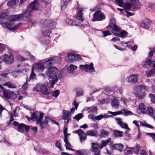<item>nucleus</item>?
<instances>
[{
	"label": "nucleus",
	"instance_id": "c756f323",
	"mask_svg": "<svg viewBox=\"0 0 155 155\" xmlns=\"http://www.w3.org/2000/svg\"><path fill=\"white\" fill-rule=\"evenodd\" d=\"M65 22L70 25H78V21H76L73 20L69 18H66L65 19Z\"/></svg>",
	"mask_w": 155,
	"mask_h": 155
},
{
	"label": "nucleus",
	"instance_id": "aec40b11",
	"mask_svg": "<svg viewBox=\"0 0 155 155\" xmlns=\"http://www.w3.org/2000/svg\"><path fill=\"white\" fill-rule=\"evenodd\" d=\"M54 62V58L50 57L48 58L47 61L44 62V64L45 67L47 68L52 65Z\"/></svg>",
	"mask_w": 155,
	"mask_h": 155
},
{
	"label": "nucleus",
	"instance_id": "b1692460",
	"mask_svg": "<svg viewBox=\"0 0 155 155\" xmlns=\"http://www.w3.org/2000/svg\"><path fill=\"white\" fill-rule=\"evenodd\" d=\"M82 12V9L80 8L79 9H78V12L77 14V15L76 16V19L81 22L84 21V19L82 16L83 15Z\"/></svg>",
	"mask_w": 155,
	"mask_h": 155
},
{
	"label": "nucleus",
	"instance_id": "5701e85b",
	"mask_svg": "<svg viewBox=\"0 0 155 155\" xmlns=\"http://www.w3.org/2000/svg\"><path fill=\"white\" fill-rule=\"evenodd\" d=\"M45 68L44 64V63H41L40 62L36 63L35 68L39 71H42Z\"/></svg>",
	"mask_w": 155,
	"mask_h": 155
},
{
	"label": "nucleus",
	"instance_id": "e433bc0d",
	"mask_svg": "<svg viewBox=\"0 0 155 155\" xmlns=\"http://www.w3.org/2000/svg\"><path fill=\"white\" fill-rule=\"evenodd\" d=\"M76 155H87V151L84 149H81L77 150L75 152Z\"/></svg>",
	"mask_w": 155,
	"mask_h": 155
},
{
	"label": "nucleus",
	"instance_id": "e2e57ef3",
	"mask_svg": "<svg viewBox=\"0 0 155 155\" xmlns=\"http://www.w3.org/2000/svg\"><path fill=\"white\" fill-rule=\"evenodd\" d=\"M87 136V135H86V133L80 137V140L81 142L84 141L86 139Z\"/></svg>",
	"mask_w": 155,
	"mask_h": 155
},
{
	"label": "nucleus",
	"instance_id": "7ed1b4c3",
	"mask_svg": "<svg viewBox=\"0 0 155 155\" xmlns=\"http://www.w3.org/2000/svg\"><path fill=\"white\" fill-rule=\"evenodd\" d=\"M0 95L2 98L8 100H14L17 97V95L13 91H10L6 89L0 91Z\"/></svg>",
	"mask_w": 155,
	"mask_h": 155
},
{
	"label": "nucleus",
	"instance_id": "5fc2aeb1",
	"mask_svg": "<svg viewBox=\"0 0 155 155\" xmlns=\"http://www.w3.org/2000/svg\"><path fill=\"white\" fill-rule=\"evenodd\" d=\"M149 96L151 99V102L155 104V95L150 94H149Z\"/></svg>",
	"mask_w": 155,
	"mask_h": 155
},
{
	"label": "nucleus",
	"instance_id": "2eb2a0df",
	"mask_svg": "<svg viewBox=\"0 0 155 155\" xmlns=\"http://www.w3.org/2000/svg\"><path fill=\"white\" fill-rule=\"evenodd\" d=\"M6 22L4 23L5 27L10 31H14L17 29L21 25V23H18L14 27H12L13 26L11 22Z\"/></svg>",
	"mask_w": 155,
	"mask_h": 155
},
{
	"label": "nucleus",
	"instance_id": "f8f14e48",
	"mask_svg": "<svg viewBox=\"0 0 155 155\" xmlns=\"http://www.w3.org/2000/svg\"><path fill=\"white\" fill-rule=\"evenodd\" d=\"M44 116L43 113H40L39 114V119L37 120V124H39L40 126L41 129L44 128L48 124V122L46 121L41 120Z\"/></svg>",
	"mask_w": 155,
	"mask_h": 155
},
{
	"label": "nucleus",
	"instance_id": "bf43d9fd",
	"mask_svg": "<svg viewBox=\"0 0 155 155\" xmlns=\"http://www.w3.org/2000/svg\"><path fill=\"white\" fill-rule=\"evenodd\" d=\"M55 146L56 147H57L60 150L63 151V149L61 147L60 143L58 141H56Z\"/></svg>",
	"mask_w": 155,
	"mask_h": 155
},
{
	"label": "nucleus",
	"instance_id": "8fccbe9b",
	"mask_svg": "<svg viewBox=\"0 0 155 155\" xmlns=\"http://www.w3.org/2000/svg\"><path fill=\"white\" fill-rule=\"evenodd\" d=\"M77 96H82L83 94V91L81 89H78L76 90Z\"/></svg>",
	"mask_w": 155,
	"mask_h": 155
},
{
	"label": "nucleus",
	"instance_id": "338daca9",
	"mask_svg": "<svg viewBox=\"0 0 155 155\" xmlns=\"http://www.w3.org/2000/svg\"><path fill=\"white\" fill-rule=\"evenodd\" d=\"M36 76V75L34 73V70L32 69L30 75V79H33Z\"/></svg>",
	"mask_w": 155,
	"mask_h": 155
},
{
	"label": "nucleus",
	"instance_id": "2f4dec72",
	"mask_svg": "<svg viewBox=\"0 0 155 155\" xmlns=\"http://www.w3.org/2000/svg\"><path fill=\"white\" fill-rule=\"evenodd\" d=\"M109 133L104 129H102L100 131L99 136L101 138H106L109 135Z\"/></svg>",
	"mask_w": 155,
	"mask_h": 155
},
{
	"label": "nucleus",
	"instance_id": "680f3d73",
	"mask_svg": "<svg viewBox=\"0 0 155 155\" xmlns=\"http://www.w3.org/2000/svg\"><path fill=\"white\" fill-rule=\"evenodd\" d=\"M53 79V80L51 81V84H50V86H51V87H52V88L53 87L54 85L58 81V78H55V79Z\"/></svg>",
	"mask_w": 155,
	"mask_h": 155
},
{
	"label": "nucleus",
	"instance_id": "f704fd0d",
	"mask_svg": "<svg viewBox=\"0 0 155 155\" xmlns=\"http://www.w3.org/2000/svg\"><path fill=\"white\" fill-rule=\"evenodd\" d=\"M111 116L107 115L105 114L104 115L101 114L97 116H95L94 117L95 120H100L103 118H107L110 117Z\"/></svg>",
	"mask_w": 155,
	"mask_h": 155
},
{
	"label": "nucleus",
	"instance_id": "052dcab7",
	"mask_svg": "<svg viewBox=\"0 0 155 155\" xmlns=\"http://www.w3.org/2000/svg\"><path fill=\"white\" fill-rule=\"evenodd\" d=\"M30 81L29 79H27L26 81L24 84L22 86V88L23 90H26L28 87V82Z\"/></svg>",
	"mask_w": 155,
	"mask_h": 155
},
{
	"label": "nucleus",
	"instance_id": "9d476101",
	"mask_svg": "<svg viewBox=\"0 0 155 155\" xmlns=\"http://www.w3.org/2000/svg\"><path fill=\"white\" fill-rule=\"evenodd\" d=\"M38 0H35L30 4L27 7V10L30 12L37 10L38 8L39 4Z\"/></svg>",
	"mask_w": 155,
	"mask_h": 155
},
{
	"label": "nucleus",
	"instance_id": "774afa93",
	"mask_svg": "<svg viewBox=\"0 0 155 155\" xmlns=\"http://www.w3.org/2000/svg\"><path fill=\"white\" fill-rule=\"evenodd\" d=\"M149 7L151 9L155 8V2L150 3L148 5Z\"/></svg>",
	"mask_w": 155,
	"mask_h": 155
},
{
	"label": "nucleus",
	"instance_id": "f257e3e1",
	"mask_svg": "<svg viewBox=\"0 0 155 155\" xmlns=\"http://www.w3.org/2000/svg\"><path fill=\"white\" fill-rule=\"evenodd\" d=\"M40 22L44 26L43 28V33L44 35L51 38L50 34L51 32V30L53 29L56 25V22L49 18L41 19L40 21Z\"/></svg>",
	"mask_w": 155,
	"mask_h": 155
},
{
	"label": "nucleus",
	"instance_id": "0eeeda50",
	"mask_svg": "<svg viewBox=\"0 0 155 155\" xmlns=\"http://www.w3.org/2000/svg\"><path fill=\"white\" fill-rule=\"evenodd\" d=\"M67 57L68 58L67 60L68 62L80 61L82 59V58L79 55L71 53L68 54Z\"/></svg>",
	"mask_w": 155,
	"mask_h": 155
},
{
	"label": "nucleus",
	"instance_id": "4c0bfd02",
	"mask_svg": "<svg viewBox=\"0 0 155 155\" xmlns=\"http://www.w3.org/2000/svg\"><path fill=\"white\" fill-rule=\"evenodd\" d=\"M88 113H95L97 112V109L96 107L92 106L88 107L87 109Z\"/></svg>",
	"mask_w": 155,
	"mask_h": 155
},
{
	"label": "nucleus",
	"instance_id": "3c124183",
	"mask_svg": "<svg viewBox=\"0 0 155 155\" xmlns=\"http://www.w3.org/2000/svg\"><path fill=\"white\" fill-rule=\"evenodd\" d=\"M67 3L66 0H61V9H65L67 6Z\"/></svg>",
	"mask_w": 155,
	"mask_h": 155
},
{
	"label": "nucleus",
	"instance_id": "6e6552de",
	"mask_svg": "<svg viewBox=\"0 0 155 155\" xmlns=\"http://www.w3.org/2000/svg\"><path fill=\"white\" fill-rule=\"evenodd\" d=\"M79 67L80 69L84 70L86 72H95V70L93 67V64L92 63H91L89 64V66L88 64L80 65Z\"/></svg>",
	"mask_w": 155,
	"mask_h": 155
},
{
	"label": "nucleus",
	"instance_id": "bb28decb",
	"mask_svg": "<svg viewBox=\"0 0 155 155\" xmlns=\"http://www.w3.org/2000/svg\"><path fill=\"white\" fill-rule=\"evenodd\" d=\"M62 113L63 114L62 117V119L64 120H68L69 118V111L66 110H63Z\"/></svg>",
	"mask_w": 155,
	"mask_h": 155
},
{
	"label": "nucleus",
	"instance_id": "7c9ffc66",
	"mask_svg": "<svg viewBox=\"0 0 155 155\" xmlns=\"http://www.w3.org/2000/svg\"><path fill=\"white\" fill-rule=\"evenodd\" d=\"M127 32L125 31H120L119 33H114V35L118 36L124 38H125L127 35Z\"/></svg>",
	"mask_w": 155,
	"mask_h": 155
},
{
	"label": "nucleus",
	"instance_id": "4be33fe9",
	"mask_svg": "<svg viewBox=\"0 0 155 155\" xmlns=\"http://www.w3.org/2000/svg\"><path fill=\"white\" fill-rule=\"evenodd\" d=\"M154 63V61H152L151 59H148L146 61L144 64L143 67L145 68H148L151 65H153V68H155V63L153 64Z\"/></svg>",
	"mask_w": 155,
	"mask_h": 155
},
{
	"label": "nucleus",
	"instance_id": "79ce46f5",
	"mask_svg": "<svg viewBox=\"0 0 155 155\" xmlns=\"http://www.w3.org/2000/svg\"><path fill=\"white\" fill-rule=\"evenodd\" d=\"M19 0H11L8 2L7 5L9 7L12 6L18 3Z\"/></svg>",
	"mask_w": 155,
	"mask_h": 155
},
{
	"label": "nucleus",
	"instance_id": "4468645a",
	"mask_svg": "<svg viewBox=\"0 0 155 155\" xmlns=\"http://www.w3.org/2000/svg\"><path fill=\"white\" fill-rule=\"evenodd\" d=\"M140 146L139 145H137L135 148L133 147L132 148H130L129 147H127L125 150V153L127 154H129L131 153L132 151L135 150V152L136 153H137L140 150Z\"/></svg>",
	"mask_w": 155,
	"mask_h": 155
},
{
	"label": "nucleus",
	"instance_id": "a18cd8bd",
	"mask_svg": "<svg viewBox=\"0 0 155 155\" xmlns=\"http://www.w3.org/2000/svg\"><path fill=\"white\" fill-rule=\"evenodd\" d=\"M124 132L122 131L115 130L114 131V135L116 137H121L123 136V134Z\"/></svg>",
	"mask_w": 155,
	"mask_h": 155
},
{
	"label": "nucleus",
	"instance_id": "c9c22d12",
	"mask_svg": "<svg viewBox=\"0 0 155 155\" xmlns=\"http://www.w3.org/2000/svg\"><path fill=\"white\" fill-rule=\"evenodd\" d=\"M124 146L122 144H116L114 145L112 147L113 149H116L121 151Z\"/></svg>",
	"mask_w": 155,
	"mask_h": 155
},
{
	"label": "nucleus",
	"instance_id": "de8ad7c7",
	"mask_svg": "<svg viewBox=\"0 0 155 155\" xmlns=\"http://www.w3.org/2000/svg\"><path fill=\"white\" fill-rule=\"evenodd\" d=\"M122 110L124 111V115L125 116H127L133 114L132 112L127 109H122Z\"/></svg>",
	"mask_w": 155,
	"mask_h": 155
},
{
	"label": "nucleus",
	"instance_id": "a878e982",
	"mask_svg": "<svg viewBox=\"0 0 155 155\" xmlns=\"http://www.w3.org/2000/svg\"><path fill=\"white\" fill-rule=\"evenodd\" d=\"M22 15L19 14L11 15L9 18L10 21H14L17 20H21V18Z\"/></svg>",
	"mask_w": 155,
	"mask_h": 155
},
{
	"label": "nucleus",
	"instance_id": "423d86ee",
	"mask_svg": "<svg viewBox=\"0 0 155 155\" xmlns=\"http://www.w3.org/2000/svg\"><path fill=\"white\" fill-rule=\"evenodd\" d=\"M58 70L54 67H50L48 68L46 72L47 75L51 79L58 78L57 74Z\"/></svg>",
	"mask_w": 155,
	"mask_h": 155
},
{
	"label": "nucleus",
	"instance_id": "6ab92c4d",
	"mask_svg": "<svg viewBox=\"0 0 155 155\" xmlns=\"http://www.w3.org/2000/svg\"><path fill=\"white\" fill-rule=\"evenodd\" d=\"M20 15H22L21 17V20H27L30 19L31 14L30 12H28V11H26L23 14H21Z\"/></svg>",
	"mask_w": 155,
	"mask_h": 155
},
{
	"label": "nucleus",
	"instance_id": "603ef678",
	"mask_svg": "<svg viewBox=\"0 0 155 155\" xmlns=\"http://www.w3.org/2000/svg\"><path fill=\"white\" fill-rule=\"evenodd\" d=\"M0 143H5L8 146L11 145L12 144V143L8 142L5 137H3L2 139L0 141Z\"/></svg>",
	"mask_w": 155,
	"mask_h": 155
},
{
	"label": "nucleus",
	"instance_id": "ddd939ff",
	"mask_svg": "<svg viewBox=\"0 0 155 155\" xmlns=\"http://www.w3.org/2000/svg\"><path fill=\"white\" fill-rule=\"evenodd\" d=\"M138 76L137 74H133L127 77L126 79V81L132 84H135L138 81Z\"/></svg>",
	"mask_w": 155,
	"mask_h": 155
},
{
	"label": "nucleus",
	"instance_id": "4d7b16f0",
	"mask_svg": "<svg viewBox=\"0 0 155 155\" xmlns=\"http://www.w3.org/2000/svg\"><path fill=\"white\" fill-rule=\"evenodd\" d=\"M110 102V100L108 98L103 99L100 102V104H107Z\"/></svg>",
	"mask_w": 155,
	"mask_h": 155
},
{
	"label": "nucleus",
	"instance_id": "0e129e2a",
	"mask_svg": "<svg viewBox=\"0 0 155 155\" xmlns=\"http://www.w3.org/2000/svg\"><path fill=\"white\" fill-rule=\"evenodd\" d=\"M59 93V91L58 90H56L54 91L52 94V95L56 98L58 96Z\"/></svg>",
	"mask_w": 155,
	"mask_h": 155
},
{
	"label": "nucleus",
	"instance_id": "a211bd4d",
	"mask_svg": "<svg viewBox=\"0 0 155 155\" xmlns=\"http://www.w3.org/2000/svg\"><path fill=\"white\" fill-rule=\"evenodd\" d=\"M116 120L117 124L122 128L126 129L129 130V128L127 126V124L122 121V119L120 118H115Z\"/></svg>",
	"mask_w": 155,
	"mask_h": 155
},
{
	"label": "nucleus",
	"instance_id": "49530a36",
	"mask_svg": "<svg viewBox=\"0 0 155 155\" xmlns=\"http://www.w3.org/2000/svg\"><path fill=\"white\" fill-rule=\"evenodd\" d=\"M40 114H39V113L36 112H35L33 114H32L31 115V118L32 119H35L37 120H38L39 119L38 118V116Z\"/></svg>",
	"mask_w": 155,
	"mask_h": 155
},
{
	"label": "nucleus",
	"instance_id": "412c9836",
	"mask_svg": "<svg viewBox=\"0 0 155 155\" xmlns=\"http://www.w3.org/2000/svg\"><path fill=\"white\" fill-rule=\"evenodd\" d=\"M154 63V61H152L151 59H148L146 61L144 64L143 67L145 68H148L151 65H153V68H155V63L153 64Z\"/></svg>",
	"mask_w": 155,
	"mask_h": 155
},
{
	"label": "nucleus",
	"instance_id": "6e6d98bb",
	"mask_svg": "<svg viewBox=\"0 0 155 155\" xmlns=\"http://www.w3.org/2000/svg\"><path fill=\"white\" fill-rule=\"evenodd\" d=\"M83 116L82 114H78L74 117V119L79 120L83 117Z\"/></svg>",
	"mask_w": 155,
	"mask_h": 155
},
{
	"label": "nucleus",
	"instance_id": "393cba45",
	"mask_svg": "<svg viewBox=\"0 0 155 155\" xmlns=\"http://www.w3.org/2000/svg\"><path fill=\"white\" fill-rule=\"evenodd\" d=\"M77 68V66L71 64L68 68V72L69 73L74 74Z\"/></svg>",
	"mask_w": 155,
	"mask_h": 155
},
{
	"label": "nucleus",
	"instance_id": "c03bdc74",
	"mask_svg": "<svg viewBox=\"0 0 155 155\" xmlns=\"http://www.w3.org/2000/svg\"><path fill=\"white\" fill-rule=\"evenodd\" d=\"M153 111H154L153 109V107L151 106H149L147 107V110L146 113H147L148 114L150 115H152Z\"/></svg>",
	"mask_w": 155,
	"mask_h": 155
},
{
	"label": "nucleus",
	"instance_id": "09e8293b",
	"mask_svg": "<svg viewBox=\"0 0 155 155\" xmlns=\"http://www.w3.org/2000/svg\"><path fill=\"white\" fill-rule=\"evenodd\" d=\"M155 73V69L153 68L150 71H148L146 72V75L147 77H150L152 75H153Z\"/></svg>",
	"mask_w": 155,
	"mask_h": 155
},
{
	"label": "nucleus",
	"instance_id": "1a4fd4ad",
	"mask_svg": "<svg viewBox=\"0 0 155 155\" xmlns=\"http://www.w3.org/2000/svg\"><path fill=\"white\" fill-rule=\"evenodd\" d=\"M94 18L95 19H92V21H101L105 18L104 14L102 13L101 11H98L95 12L93 15Z\"/></svg>",
	"mask_w": 155,
	"mask_h": 155
},
{
	"label": "nucleus",
	"instance_id": "c85d7f7f",
	"mask_svg": "<svg viewBox=\"0 0 155 155\" xmlns=\"http://www.w3.org/2000/svg\"><path fill=\"white\" fill-rule=\"evenodd\" d=\"M3 85L7 86L8 87L10 88H16V86L14 84L10 81L4 83L3 84Z\"/></svg>",
	"mask_w": 155,
	"mask_h": 155
},
{
	"label": "nucleus",
	"instance_id": "9b49d317",
	"mask_svg": "<svg viewBox=\"0 0 155 155\" xmlns=\"http://www.w3.org/2000/svg\"><path fill=\"white\" fill-rule=\"evenodd\" d=\"M2 61L8 64H11L14 61L13 56L10 53L9 55L5 54L3 56Z\"/></svg>",
	"mask_w": 155,
	"mask_h": 155
},
{
	"label": "nucleus",
	"instance_id": "58836bf2",
	"mask_svg": "<svg viewBox=\"0 0 155 155\" xmlns=\"http://www.w3.org/2000/svg\"><path fill=\"white\" fill-rule=\"evenodd\" d=\"M116 25L115 20L113 19L112 20H110L109 24L107 28L108 29H111L113 28Z\"/></svg>",
	"mask_w": 155,
	"mask_h": 155
},
{
	"label": "nucleus",
	"instance_id": "a19ab883",
	"mask_svg": "<svg viewBox=\"0 0 155 155\" xmlns=\"http://www.w3.org/2000/svg\"><path fill=\"white\" fill-rule=\"evenodd\" d=\"M121 31V28L116 25L112 29V32L114 35V33H117V32H120Z\"/></svg>",
	"mask_w": 155,
	"mask_h": 155
},
{
	"label": "nucleus",
	"instance_id": "37998d69",
	"mask_svg": "<svg viewBox=\"0 0 155 155\" xmlns=\"http://www.w3.org/2000/svg\"><path fill=\"white\" fill-rule=\"evenodd\" d=\"M139 108L143 114H145L146 113V107L143 104L141 103L140 104L139 106Z\"/></svg>",
	"mask_w": 155,
	"mask_h": 155
},
{
	"label": "nucleus",
	"instance_id": "473e14b6",
	"mask_svg": "<svg viewBox=\"0 0 155 155\" xmlns=\"http://www.w3.org/2000/svg\"><path fill=\"white\" fill-rule=\"evenodd\" d=\"M86 133L87 135L96 137L97 136V131L96 130H89Z\"/></svg>",
	"mask_w": 155,
	"mask_h": 155
},
{
	"label": "nucleus",
	"instance_id": "dca6fc26",
	"mask_svg": "<svg viewBox=\"0 0 155 155\" xmlns=\"http://www.w3.org/2000/svg\"><path fill=\"white\" fill-rule=\"evenodd\" d=\"M151 21L149 19L146 18L143 19L141 22L140 26L146 29L149 28L150 26Z\"/></svg>",
	"mask_w": 155,
	"mask_h": 155
},
{
	"label": "nucleus",
	"instance_id": "13d9d810",
	"mask_svg": "<svg viewBox=\"0 0 155 155\" xmlns=\"http://www.w3.org/2000/svg\"><path fill=\"white\" fill-rule=\"evenodd\" d=\"M75 131V132L73 131V133L78 134L80 136V137L84 134L82 130L81 129L76 130Z\"/></svg>",
	"mask_w": 155,
	"mask_h": 155
},
{
	"label": "nucleus",
	"instance_id": "69168bd1",
	"mask_svg": "<svg viewBox=\"0 0 155 155\" xmlns=\"http://www.w3.org/2000/svg\"><path fill=\"white\" fill-rule=\"evenodd\" d=\"M65 139V140H64V141L65 143L66 148V147L67 148H70L71 147V145L68 142V140H67L66 138Z\"/></svg>",
	"mask_w": 155,
	"mask_h": 155
},
{
	"label": "nucleus",
	"instance_id": "cd10ccee",
	"mask_svg": "<svg viewBox=\"0 0 155 155\" xmlns=\"http://www.w3.org/2000/svg\"><path fill=\"white\" fill-rule=\"evenodd\" d=\"M111 102L112 107L116 109H117L119 107V103L117 100L114 98L111 100Z\"/></svg>",
	"mask_w": 155,
	"mask_h": 155
},
{
	"label": "nucleus",
	"instance_id": "864d4df0",
	"mask_svg": "<svg viewBox=\"0 0 155 155\" xmlns=\"http://www.w3.org/2000/svg\"><path fill=\"white\" fill-rule=\"evenodd\" d=\"M116 2L119 6L123 7L124 4V0H115Z\"/></svg>",
	"mask_w": 155,
	"mask_h": 155
},
{
	"label": "nucleus",
	"instance_id": "f3484780",
	"mask_svg": "<svg viewBox=\"0 0 155 155\" xmlns=\"http://www.w3.org/2000/svg\"><path fill=\"white\" fill-rule=\"evenodd\" d=\"M24 129L26 132H28L30 129L29 126L23 124H20L18 125L17 130L18 132L23 133L24 131Z\"/></svg>",
	"mask_w": 155,
	"mask_h": 155
},
{
	"label": "nucleus",
	"instance_id": "72a5a7b5",
	"mask_svg": "<svg viewBox=\"0 0 155 155\" xmlns=\"http://www.w3.org/2000/svg\"><path fill=\"white\" fill-rule=\"evenodd\" d=\"M111 140L110 138H108L107 139L103 140L101 142V145L100 148L101 149L103 147H105L109 143Z\"/></svg>",
	"mask_w": 155,
	"mask_h": 155
},
{
	"label": "nucleus",
	"instance_id": "39448f33",
	"mask_svg": "<svg viewBox=\"0 0 155 155\" xmlns=\"http://www.w3.org/2000/svg\"><path fill=\"white\" fill-rule=\"evenodd\" d=\"M34 90L40 92L41 94L44 95H48L51 93V92L48 91L47 87V85L41 83H39L37 84L34 88Z\"/></svg>",
	"mask_w": 155,
	"mask_h": 155
},
{
	"label": "nucleus",
	"instance_id": "20e7f679",
	"mask_svg": "<svg viewBox=\"0 0 155 155\" xmlns=\"http://www.w3.org/2000/svg\"><path fill=\"white\" fill-rule=\"evenodd\" d=\"M140 4L138 0H131L130 3H126L124 8L127 10H130L132 8L133 11L138 10L140 7Z\"/></svg>",
	"mask_w": 155,
	"mask_h": 155
},
{
	"label": "nucleus",
	"instance_id": "f03ea898",
	"mask_svg": "<svg viewBox=\"0 0 155 155\" xmlns=\"http://www.w3.org/2000/svg\"><path fill=\"white\" fill-rule=\"evenodd\" d=\"M147 90L146 87L144 85H137L133 88V93L136 97L141 99L145 96L143 90Z\"/></svg>",
	"mask_w": 155,
	"mask_h": 155
},
{
	"label": "nucleus",
	"instance_id": "ea45409f",
	"mask_svg": "<svg viewBox=\"0 0 155 155\" xmlns=\"http://www.w3.org/2000/svg\"><path fill=\"white\" fill-rule=\"evenodd\" d=\"M92 147L93 151L95 153H96L97 152H100V150H98L99 147L98 144L96 143H92Z\"/></svg>",
	"mask_w": 155,
	"mask_h": 155
}]
</instances>
